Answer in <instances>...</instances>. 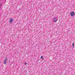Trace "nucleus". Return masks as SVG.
Segmentation results:
<instances>
[{
	"label": "nucleus",
	"instance_id": "39448f33",
	"mask_svg": "<svg viewBox=\"0 0 75 75\" xmlns=\"http://www.w3.org/2000/svg\"><path fill=\"white\" fill-rule=\"evenodd\" d=\"M40 58L41 59H43V60H44V57H43V56H41V57H40Z\"/></svg>",
	"mask_w": 75,
	"mask_h": 75
},
{
	"label": "nucleus",
	"instance_id": "20e7f679",
	"mask_svg": "<svg viewBox=\"0 0 75 75\" xmlns=\"http://www.w3.org/2000/svg\"><path fill=\"white\" fill-rule=\"evenodd\" d=\"M13 18H11L10 20H9V22L10 23H13Z\"/></svg>",
	"mask_w": 75,
	"mask_h": 75
},
{
	"label": "nucleus",
	"instance_id": "6e6552de",
	"mask_svg": "<svg viewBox=\"0 0 75 75\" xmlns=\"http://www.w3.org/2000/svg\"><path fill=\"white\" fill-rule=\"evenodd\" d=\"M25 65H27V63L25 62Z\"/></svg>",
	"mask_w": 75,
	"mask_h": 75
},
{
	"label": "nucleus",
	"instance_id": "f257e3e1",
	"mask_svg": "<svg viewBox=\"0 0 75 75\" xmlns=\"http://www.w3.org/2000/svg\"><path fill=\"white\" fill-rule=\"evenodd\" d=\"M53 21L55 23H56L57 21V18L56 17H55L53 18Z\"/></svg>",
	"mask_w": 75,
	"mask_h": 75
},
{
	"label": "nucleus",
	"instance_id": "7ed1b4c3",
	"mask_svg": "<svg viewBox=\"0 0 75 75\" xmlns=\"http://www.w3.org/2000/svg\"><path fill=\"white\" fill-rule=\"evenodd\" d=\"M7 60H8V59H7V58H6L4 59V64H6V63L7 62Z\"/></svg>",
	"mask_w": 75,
	"mask_h": 75
},
{
	"label": "nucleus",
	"instance_id": "423d86ee",
	"mask_svg": "<svg viewBox=\"0 0 75 75\" xmlns=\"http://www.w3.org/2000/svg\"><path fill=\"white\" fill-rule=\"evenodd\" d=\"M72 47H73V48H74V47H75V46H74V43H72Z\"/></svg>",
	"mask_w": 75,
	"mask_h": 75
},
{
	"label": "nucleus",
	"instance_id": "0eeeda50",
	"mask_svg": "<svg viewBox=\"0 0 75 75\" xmlns=\"http://www.w3.org/2000/svg\"><path fill=\"white\" fill-rule=\"evenodd\" d=\"M1 4H0V9H1V8H0L1 7Z\"/></svg>",
	"mask_w": 75,
	"mask_h": 75
},
{
	"label": "nucleus",
	"instance_id": "f03ea898",
	"mask_svg": "<svg viewBox=\"0 0 75 75\" xmlns=\"http://www.w3.org/2000/svg\"><path fill=\"white\" fill-rule=\"evenodd\" d=\"M70 15H71L72 17H73V16H75V12L74 11H73L72 12L70 13Z\"/></svg>",
	"mask_w": 75,
	"mask_h": 75
}]
</instances>
